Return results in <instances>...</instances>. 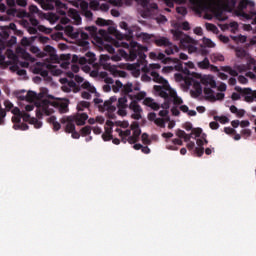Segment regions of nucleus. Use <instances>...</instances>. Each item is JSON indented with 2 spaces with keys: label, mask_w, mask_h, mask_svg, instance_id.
Segmentation results:
<instances>
[{
  "label": "nucleus",
  "mask_w": 256,
  "mask_h": 256,
  "mask_svg": "<svg viewBox=\"0 0 256 256\" xmlns=\"http://www.w3.org/2000/svg\"><path fill=\"white\" fill-rule=\"evenodd\" d=\"M186 77L177 73L174 75L176 83H180L184 91H190L191 97L199 99L204 97L207 101H223L225 99V91H227V85L220 84L217 87V82L212 75H201L197 72H189L185 70ZM217 89L218 92H215Z\"/></svg>",
  "instance_id": "obj_1"
},
{
  "label": "nucleus",
  "mask_w": 256,
  "mask_h": 256,
  "mask_svg": "<svg viewBox=\"0 0 256 256\" xmlns=\"http://www.w3.org/2000/svg\"><path fill=\"white\" fill-rule=\"evenodd\" d=\"M25 90L17 93L18 99L22 101H29L30 103H35L36 117L42 119V117L53 115L55 113V107H57L60 113H67L69 111V101L67 100H54L52 97H47V93H35L33 91H28L26 95H23Z\"/></svg>",
  "instance_id": "obj_2"
},
{
  "label": "nucleus",
  "mask_w": 256,
  "mask_h": 256,
  "mask_svg": "<svg viewBox=\"0 0 256 256\" xmlns=\"http://www.w3.org/2000/svg\"><path fill=\"white\" fill-rule=\"evenodd\" d=\"M190 2L195 9H210L218 21H225L227 19L225 13H231L235 9L237 0H226L224 4L221 0H190Z\"/></svg>",
  "instance_id": "obj_3"
},
{
  "label": "nucleus",
  "mask_w": 256,
  "mask_h": 256,
  "mask_svg": "<svg viewBox=\"0 0 256 256\" xmlns=\"http://www.w3.org/2000/svg\"><path fill=\"white\" fill-rule=\"evenodd\" d=\"M123 92L128 95L129 99H131V103L129 105V109H131L134 113L132 114V119L139 120L141 119V106L137 103V101H141L145 99L147 93L145 91H141V86L139 83H131L128 82L123 86Z\"/></svg>",
  "instance_id": "obj_4"
},
{
  "label": "nucleus",
  "mask_w": 256,
  "mask_h": 256,
  "mask_svg": "<svg viewBox=\"0 0 256 256\" xmlns=\"http://www.w3.org/2000/svg\"><path fill=\"white\" fill-rule=\"evenodd\" d=\"M151 77L155 83H160V85L154 86V94L158 97H162L163 99H169L170 101H173L176 105H181L183 103V99L181 97L177 96V91L175 89L171 88L169 85V82L165 80L163 77H161L157 72L152 71Z\"/></svg>",
  "instance_id": "obj_5"
},
{
  "label": "nucleus",
  "mask_w": 256,
  "mask_h": 256,
  "mask_svg": "<svg viewBox=\"0 0 256 256\" xmlns=\"http://www.w3.org/2000/svg\"><path fill=\"white\" fill-rule=\"evenodd\" d=\"M115 47H123L128 51L120 49L119 55L112 56V61H121V59H126V61H135L137 55L143 57L144 53H147V47L141 46L136 42H131L130 45L125 42H115Z\"/></svg>",
  "instance_id": "obj_6"
},
{
  "label": "nucleus",
  "mask_w": 256,
  "mask_h": 256,
  "mask_svg": "<svg viewBox=\"0 0 256 256\" xmlns=\"http://www.w3.org/2000/svg\"><path fill=\"white\" fill-rule=\"evenodd\" d=\"M33 109H35V106H33L32 104H28L24 107V110H19V108H13L12 109V113H13V117H12V121L14 124V129H21L22 131H27L28 127L26 124H19V121H21V119H23V121H28L29 123H31L32 125H34V127L36 129H40V127H42L43 123H41V121L35 119V118H31V115L29 114V112L33 111Z\"/></svg>",
  "instance_id": "obj_7"
},
{
  "label": "nucleus",
  "mask_w": 256,
  "mask_h": 256,
  "mask_svg": "<svg viewBox=\"0 0 256 256\" xmlns=\"http://www.w3.org/2000/svg\"><path fill=\"white\" fill-rule=\"evenodd\" d=\"M116 133H118L124 143H137V140L141 135V128L139 127L138 122H132L129 129L122 130L117 128Z\"/></svg>",
  "instance_id": "obj_8"
},
{
  "label": "nucleus",
  "mask_w": 256,
  "mask_h": 256,
  "mask_svg": "<svg viewBox=\"0 0 256 256\" xmlns=\"http://www.w3.org/2000/svg\"><path fill=\"white\" fill-rule=\"evenodd\" d=\"M172 33L176 39H180V45L183 49H188L189 53H195L197 51V41L193 40V38L182 34L181 31H172Z\"/></svg>",
  "instance_id": "obj_9"
},
{
  "label": "nucleus",
  "mask_w": 256,
  "mask_h": 256,
  "mask_svg": "<svg viewBox=\"0 0 256 256\" xmlns=\"http://www.w3.org/2000/svg\"><path fill=\"white\" fill-rule=\"evenodd\" d=\"M238 3V9L234 11V14L242 19H254V23L256 24L255 12H251V15L243 12V9H247V7H255V2L251 0H238Z\"/></svg>",
  "instance_id": "obj_10"
},
{
  "label": "nucleus",
  "mask_w": 256,
  "mask_h": 256,
  "mask_svg": "<svg viewBox=\"0 0 256 256\" xmlns=\"http://www.w3.org/2000/svg\"><path fill=\"white\" fill-rule=\"evenodd\" d=\"M94 103L98 105L100 111H108V113H114L117 111V97L113 96L109 100L103 103V100L96 98Z\"/></svg>",
  "instance_id": "obj_11"
},
{
  "label": "nucleus",
  "mask_w": 256,
  "mask_h": 256,
  "mask_svg": "<svg viewBox=\"0 0 256 256\" xmlns=\"http://www.w3.org/2000/svg\"><path fill=\"white\" fill-rule=\"evenodd\" d=\"M201 133H203V130H201V128H196L192 130L191 133V135H194L196 143L198 145V147H196L195 149V153L198 157H201L203 155V145L207 144V140L205 139V137L201 136Z\"/></svg>",
  "instance_id": "obj_12"
},
{
  "label": "nucleus",
  "mask_w": 256,
  "mask_h": 256,
  "mask_svg": "<svg viewBox=\"0 0 256 256\" xmlns=\"http://www.w3.org/2000/svg\"><path fill=\"white\" fill-rule=\"evenodd\" d=\"M156 44L160 47L163 45L167 47L165 50L167 55H174V53H179V47L169 43V40L167 38H160L156 40Z\"/></svg>",
  "instance_id": "obj_13"
},
{
  "label": "nucleus",
  "mask_w": 256,
  "mask_h": 256,
  "mask_svg": "<svg viewBox=\"0 0 256 256\" xmlns=\"http://www.w3.org/2000/svg\"><path fill=\"white\" fill-rule=\"evenodd\" d=\"M103 65H104V69H106V71H109L111 75H113L114 77H126L125 72L119 70V67L111 64H103Z\"/></svg>",
  "instance_id": "obj_14"
},
{
  "label": "nucleus",
  "mask_w": 256,
  "mask_h": 256,
  "mask_svg": "<svg viewBox=\"0 0 256 256\" xmlns=\"http://www.w3.org/2000/svg\"><path fill=\"white\" fill-rule=\"evenodd\" d=\"M241 95L247 103H253L255 99V91H252L251 89L241 90Z\"/></svg>",
  "instance_id": "obj_15"
},
{
  "label": "nucleus",
  "mask_w": 256,
  "mask_h": 256,
  "mask_svg": "<svg viewBox=\"0 0 256 256\" xmlns=\"http://www.w3.org/2000/svg\"><path fill=\"white\" fill-rule=\"evenodd\" d=\"M59 65H61V62H58L57 64L51 63V64H44L43 67H45L47 70L52 73V75H61L62 71L59 69Z\"/></svg>",
  "instance_id": "obj_16"
},
{
  "label": "nucleus",
  "mask_w": 256,
  "mask_h": 256,
  "mask_svg": "<svg viewBox=\"0 0 256 256\" xmlns=\"http://www.w3.org/2000/svg\"><path fill=\"white\" fill-rule=\"evenodd\" d=\"M150 59H159L160 61H163V63H176L177 65H179V59H174V60H171L169 58L165 59V55L158 54V56H157V54H155V52L150 53Z\"/></svg>",
  "instance_id": "obj_17"
},
{
  "label": "nucleus",
  "mask_w": 256,
  "mask_h": 256,
  "mask_svg": "<svg viewBox=\"0 0 256 256\" xmlns=\"http://www.w3.org/2000/svg\"><path fill=\"white\" fill-rule=\"evenodd\" d=\"M113 128V122L112 121H107L106 126H105V133L102 135V138L104 141H111L112 136H111V129Z\"/></svg>",
  "instance_id": "obj_18"
},
{
  "label": "nucleus",
  "mask_w": 256,
  "mask_h": 256,
  "mask_svg": "<svg viewBox=\"0 0 256 256\" xmlns=\"http://www.w3.org/2000/svg\"><path fill=\"white\" fill-rule=\"evenodd\" d=\"M220 28L222 29V31H231V33H237V30L239 29V24H237V22H231L229 24L220 25Z\"/></svg>",
  "instance_id": "obj_19"
},
{
  "label": "nucleus",
  "mask_w": 256,
  "mask_h": 256,
  "mask_svg": "<svg viewBox=\"0 0 256 256\" xmlns=\"http://www.w3.org/2000/svg\"><path fill=\"white\" fill-rule=\"evenodd\" d=\"M181 145H183V140H181V138H175L172 140V144L167 145V149H170V151H177Z\"/></svg>",
  "instance_id": "obj_20"
},
{
  "label": "nucleus",
  "mask_w": 256,
  "mask_h": 256,
  "mask_svg": "<svg viewBox=\"0 0 256 256\" xmlns=\"http://www.w3.org/2000/svg\"><path fill=\"white\" fill-rule=\"evenodd\" d=\"M149 121H154L158 125V127H165V121L161 118H157L155 113L148 114Z\"/></svg>",
  "instance_id": "obj_21"
},
{
  "label": "nucleus",
  "mask_w": 256,
  "mask_h": 256,
  "mask_svg": "<svg viewBox=\"0 0 256 256\" xmlns=\"http://www.w3.org/2000/svg\"><path fill=\"white\" fill-rule=\"evenodd\" d=\"M127 69L129 71H132V74L134 75V77H139V74L141 73V65L139 64H129L127 66Z\"/></svg>",
  "instance_id": "obj_22"
},
{
  "label": "nucleus",
  "mask_w": 256,
  "mask_h": 256,
  "mask_svg": "<svg viewBox=\"0 0 256 256\" xmlns=\"http://www.w3.org/2000/svg\"><path fill=\"white\" fill-rule=\"evenodd\" d=\"M72 119L77 123L78 125H85V121H87L88 116L87 114H77L76 116H73Z\"/></svg>",
  "instance_id": "obj_23"
},
{
  "label": "nucleus",
  "mask_w": 256,
  "mask_h": 256,
  "mask_svg": "<svg viewBox=\"0 0 256 256\" xmlns=\"http://www.w3.org/2000/svg\"><path fill=\"white\" fill-rule=\"evenodd\" d=\"M44 51L47 55H49V57L51 58L52 61H55V62L58 61L57 55L55 54V48L54 47L46 46L44 48Z\"/></svg>",
  "instance_id": "obj_24"
},
{
  "label": "nucleus",
  "mask_w": 256,
  "mask_h": 256,
  "mask_svg": "<svg viewBox=\"0 0 256 256\" xmlns=\"http://www.w3.org/2000/svg\"><path fill=\"white\" fill-rule=\"evenodd\" d=\"M143 104L154 110L159 109V104H157L152 98H145Z\"/></svg>",
  "instance_id": "obj_25"
},
{
  "label": "nucleus",
  "mask_w": 256,
  "mask_h": 256,
  "mask_svg": "<svg viewBox=\"0 0 256 256\" xmlns=\"http://www.w3.org/2000/svg\"><path fill=\"white\" fill-rule=\"evenodd\" d=\"M67 124H66V133H73L75 131V125L73 124V116H70L66 118Z\"/></svg>",
  "instance_id": "obj_26"
},
{
  "label": "nucleus",
  "mask_w": 256,
  "mask_h": 256,
  "mask_svg": "<svg viewBox=\"0 0 256 256\" xmlns=\"http://www.w3.org/2000/svg\"><path fill=\"white\" fill-rule=\"evenodd\" d=\"M176 137L183 139L184 141H189V139H191V135L185 133V131L181 129L176 130Z\"/></svg>",
  "instance_id": "obj_27"
},
{
  "label": "nucleus",
  "mask_w": 256,
  "mask_h": 256,
  "mask_svg": "<svg viewBox=\"0 0 256 256\" xmlns=\"http://www.w3.org/2000/svg\"><path fill=\"white\" fill-rule=\"evenodd\" d=\"M180 110H182L183 113H187L189 117H195V115H197V111L189 110V107L187 105L180 106Z\"/></svg>",
  "instance_id": "obj_28"
},
{
  "label": "nucleus",
  "mask_w": 256,
  "mask_h": 256,
  "mask_svg": "<svg viewBox=\"0 0 256 256\" xmlns=\"http://www.w3.org/2000/svg\"><path fill=\"white\" fill-rule=\"evenodd\" d=\"M48 122L53 125L54 131H59V130L61 129V124H59V122L56 121L55 116H51V117L48 119Z\"/></svg>",
  "instance_id": "obj_29"
},
{
  "label": "nucleus",
  "mask_w": 256,
  "mask_h": 256,
  "mask_svg": "<svg viewBox=\"0 0 256 256\" xmlns=\"http://www.w3.org/2000/svg\"><path fill=\"white\" fill-rule=\"evenodd\" d=\"M81 87L86 89V91H89V93H95V87H93L88 81L82 83Z\"/></svg>",
  "instance_id": "obj_30"
},
{
  "label": "nucleus",
  "mask_w": 256,
  "mask_h": 256,
  "mask_svg": "<svg viewBox=\"0 0 256 256\" xmlns=\"http://www.w3.org/2000/svg\"><path fill=\"white\" fill-rule=\"evenodd\" d=\"M117 107H124V108L129 107V105L127 104V97L126 96L121 97V98L118 99Z\"/></svg>",
  "instance_id": "obj_31"
},
{
  "label": "nucleus",
  "mask_w": 256,
  "mask_h": 256,
  "mask_svg": "<svg viewBox=\"0 0 256 256\" xmlns=\"http://www.w3.org/2000/svg\"><path fill=\"white\" fill-rule=\"evenodd\" d=\"M174 69H176V71H179V69H181V66L179 65L166 66L162 69V71L163 73H171V71H173Z\"/></svg>",
  "instance_id": "obj_32"
},
{
  "label": "nucleus",
  "mask_w": 256,
  "mask_h": 256,
  "mask_svg": "<svg viewBox=\"0 0 256 256\" xmlns=\"http://www.w3.org/2000/svg\"><path fill=\"white\" fill-rule=\"evenodd\" d=\"M206 29L207 31H211L215 34L219 33V29L217 28V26H215V24L206 23Z\"/></svg>",
  "instance_id": "obj_33"
},
{
  "label": "nucleus",
  "mask_w": 256,
  "mask_h": 256,
  "mask_svg": "<svg viewBox=\"0 0 256 256\" xmlns=\"http://www.w3.org/2000/svg\"><path fill=\"white\" fill-rule=\"evenodd\" d=\"M30 51H32L36 57H45V53L41 52V50L35 46H31Z\"/></svg>",
  "instance_id": "obj_34"
},
{
  "label": "nucleus",
  "mask_w": 256,
  "mask_h": 256,
  "mask_svg": "<svg viewBox=\"0 0 256 256\" xmlns=\"http://www.w3.org/2000/svg\"><path fill=\"white\" fill-rule=\"evenodd\" d=\"M72 61H74V63H80V65H85L87 60L84 57H79L77 55H74L72 57Z\"/></svg>",
  "instance_id": "obj_35"
},
{
  "label": "nucleus",
  "mask_w": 256,
  "mask_h": 256,
  "mask_svg": "<svg viewBox=\"0 0 256 256\" xmlns=\"http://www.w3.org/2000/svg\"><path fill=\"white\" fill-rule=\"evenodd\" d=\"M198 67L200 69H209V59L206 58L203 61L198 62Z\"/></svg>",
  "instance_id": "obj_36"
},
{
  "label": "nucleus",
  "mask_w": 256,
  "mask_h": 256,
  "mask_svg": "<svg viewBox=\"0 0 256 256\" xmlns=\"http://www.w3.org/2000/svg\"><path fill=\"white\" fill-rule=\"evenodd\" d=\"M123 83H121V81H119V80H117L116 82H115V84L113 85V91H114V93H117V92H119L121 89H123Z\"/></svg>",
  "instance_id": "obj_37"
},
{
  "label": "nucleus",
  "mask_w": 256,
  "mask_h": 256,
  "mask_svg": "<svg viewBox=\"0 0 256 256\" xmlns=\"http://www.w3.org/2000/svg\"><path fill=\"white\" fill-rule=\"evenodd\" d=\"M89 107V102L87 101H82L77 105L78 111H83V109H87Z\"/></svg>",
  "instance_id": "obj_38"
},
{
  "label": "nucleus",
  "mask_w": 256,
  "mask_h": 256,
  "mask_svg": "<svg viewBox=\"0 0 256 256\" xmlns=\"http://www.w3.org/2000/svg\"><path fill=\"white\" fill-rule=\"evenodd\" d=\"M116 125L121 129H127L129 127V121H118L116 122Z\"/></svg>",
  "instance_id": "obj_39"
},
{
  "label": "nucleus",
  "mask_w": 256,
  "mask_h": 256,
  "mask_svg": "<svg viewBox=\"0 0 256 256\" xmlns=\"http://www.w3.org/2000/svg\"><path fill=\"white\" fill-rule=\"evenodd\" d=\"M224 59L225 58L221 54H212L211 55V60L214 61V62L223 61Z\"/></svg>",
  "instance_id": "obj_40"
},
{
  "label": "nucleus",
  "mask_w": 256,
  "mask_h": 256,
  "mask_svg": "<svg viewBox=\"0 0 256 256\" xmlns=\"http://www.w3.org/2000/svg\"><path fill=\"white\" fill-rule=\"evenodd\" d=\"M117 113H118V115H120V117H127V108L118 107Z\"/></svg>",
  "instance_id": "obj_41"
},
{
  "label": "nucleus",
  "mask_w": 256,
  "mask_h": 256,
  "mask_svg": "<svg viewBox=\"0 0 256 256\" xmlns=\"http://www.w3.org/2000/svg\"><path fill=\"white\" fill-rule=\"evenodd\" d=\"M203 43L205 47H215V43H213V41H211L209 38H204Z\"/></svg>",
  "instance_id": "obj_42"
},
{
  "label": "nucleus",
  "mask_w": 256,
  "mask_h": 256,
  "mask_svg": "<svg viewBox=\"0 0 256 256\" xmlns=\"http://www.w3.org/2000/svg\"><path fill=\"white\" fill-rule=\"evenodd\" d=\"M101 77H102V79H104L105 83H107L108 85H112L113 79L107 77V73H102Z\"/></svg>",
  "instance_id": "obj_43"
},
{
  "label": "nucleus",
  "mask_w": 256,
  "mask_h": 256,
  "mask_svg": "<svg viewBox=\"0 0 256 256\" xmlns=\"http://www.w3.org/2000/svg\"><path fill=\"white\" fill-rule=\"evenodd\" d=\"M236 55L237 57H247V52L241 48H238L236 49Z\"/></svg>",
  "instance_id": "obj_44"
},
{
  "label": "nucleus",
  "mask_w": 256,
  "mask_h": 256,
  "mask_svg": "<svg viewBox=\"0 0 256 256\" xmlns=\"http://www.w3.org/2000/svg\"><path fill=\"white\" fill-rule=\"evenodd\" d=\"M96 25H100V26H105V25H109V22L103 18H98L96 20Z\"/></svg>",
  "instance_id": "obj_45"
},
{
  "label": "nucleus",
  "mask_w": 256,
  "mask_h": 256,
  "mask_svg": "<svg viewBox=\"0 0 256 256\" xmlns=\"http://www.w3.org/2000/svg\"><path fill=\"white\" fill-rule=\"evenodd\" d=\"M241 91H242V90L240 89V90H239V93H233V94H232L231 97H232V100H233V101H239V99H241V97H242Z\"/></svg>",
  "instance_id": "obj_46"
},
{
  "label": "nucleus",
  "mask_w": 256,
  "mask_h": 256,
  "mask_svg": "<svg viewBox=\"0 0 256 256\" xmlns=\"http://www.w3.org/2000/svg\"><path fill=\"white\" fill-rule=\"evenodd\" d=\"M234 39L238 42V43H245L247 41V37L245 36H235Z\"/></svg>",
  "instance_id": "obj_47"
},
{
  "label": "nucleus",
  "mask_w": 256,
  "mask_h": 256,
  "mask_svg": "<svg viewBox=\"0 0 256 256\" xmlns=\"http://www.w3.org/2000/svg\"><path fill=\"white\" fill-rule=\"evenodd\" d=\"M215 119H216V121H219L220 123H227L229 121V119L225 116H218Z\"/></svg>",
  "instance_id": "obj_48"
},
{
  "label": "nucleus",
  "mask_w": 256,
  "mask_h": 256,
  "mask_svg": "<svg viewBox=\"0 0 256 256\" xmlns=\"http://www.w3.org/2000/svg\"><path fill=\"white\" fill-rule=\"evenodd\" d=\"M34 73L40 74L42 77H47L48 73L46 70H41V69H35Z\"/></svg>",
  "instance_id": "obj_49"
},
{
  "label": "nucleus",
  "mask_w": 256,
  "mask_h": 256,
  "mask_svg": "<svg viewBox=\"0 0 256 256\" xmlns=\"http://www.w3.org/2000/svg\"><path fill=\"white\" fill-rule=\"evenodd\" d=\"M81 133H82V135H89V133H91V127L86 126V127L82 128Z\"/></svg>",
  "instance_id": "obj_50"
},
{
  "label": "nucleus",
  "mask_w": 256,
  "mask_h": 256,
  "mask_svg": "<svg viewBox=\"0 0 256 256\" xmlns=\"http://www.w3.org/2000/svg\"><path fill=\"white\" fill-rule=\"evenodd\" d=\"M176 11L180 15H186L187 14V10L184 7H178V8H176Z\"/></svg>",
  "instance_id": "obj_51"
},
{
  "label": "nucleus",
  "mask_w": 256,
  "mask_h": 256,
  "mask_svg": "<svg viewBox=\"0 0 256 256\" xmlns=\"http://www.w3.org/2000/svg\"><path fill=\"white\" fill-rule=\"evenodd\" d=\"M162 137L164 139H171L173 137V133H171V132H164V133H162Z\"/></svg>",
  "instance_id": "obj_52"
},
{
  "label": "nucleus",
  "mask_w": 256,
  "mask_h": 256,
  "mask_svg": "<svg viewBox=\"0 0 256 256\" xmlns=\"http://www.w3.org/2000/svg\"><path fill=\"white\" fill-rule=\"evenodd\" d=\"M185 65L188 69H195V63H193L192 61L186 62Z\"/></svg>",
  "instance_id": "obj_53"
},
{
  "label": "nucleus",
  "mask_w": 256,
  "mask_h": 256,
  "mask_svg": "<svg viewBox=\"0 0 256 256\" xmlns=\"http://www.w3.org/2000/svg\"><path fill=\"white\" fill-rule=\"evenodd\" d=\"M238 81H239V83H242V85H246L247 78H245V76H239Z\"/></svg>",
  "instance_id": "obj_54"
},
{
  "label": "nucleus",
  "mask_w": 256,
  "mask_h": 256,
  "mask_svg": "<svg viewBox=\"0 0 256 256\" xmlns=\"http://www.w3.org/2000/svg\"><path fill=\"white\" fill-rule=\"evenodd\" d=\"M60 59H62V61H69L71 59V56L69 54H62L60 56Z\"/></svg>",
  "instance_id": "obj_55"
},
{
  "label": "nucleus",
  "mask_w": 256,
  "mask_h": 256,
  "mask_svg": "<svg viewBox=\"0 0 256 256\" xmlns=\"http://www.w3.org/2000/svg\"><path fill=\"white\" fill-rule=\"evenodd\" d=\"M219 39L222 43H229V38L227 36L220 35Z\"/></svg>",
  "instance_id": "obj_56"
},
{
  "label": "nucleus",
  "mask_w": 256,
  "mask_h": 256,
  "mask_svg": "<svg viewBox=\"0 0 256 256\" xmlns=\"http://www.w3.org/2000/svg\"><path fill=\"white\" fill-rule=\"evenodd\" d=\"M184 129H186V131H191V129H193V125L187 122L184 124Z\"/></svg>",
  "instance_id": "obj_57"
},
{
  "label": "nucleus",
  "mask_w": 256,
  "mask_h": 256,
  "mask_svg": "<svg viewBox=\"0 0 256 256\" xmlns=\"http://www.w3.org/2000/svg\"><path fill=\"white\" fill-rule=\"evenodd\" d=\"M21 43H22V45H23L24 47H27L31 42L29 41V39L23 38V39L21 40Z\"/></svg>",
  "instance_id": "obj_58"
},
{
  "label": "nucleus",
  "mask_w": 256,
  "mask_h": 256,
  "mask_svg": "<svg viewBox=\"0 0 256 256\" xmlns=\"http://www.w3.org/2000/svg\"><path fill=\"white\" fill-rule=\"evenodd\" d=\"M194 33L196 35H203V29H201V27H197L194 29Z\"/></svg>",
  "instance_id": "obj_59"
},
{
  "label": "nucleus",
  "mask_w": 256,
  "mask_h": 256,
  "mask_svg": "<svg viewBox=\"0 0 256 256\" xmlns=\"http://www.w3.org/2000/svg\"><path fill=\"white\" fill-rule=\"evenodd\" d=\"M4 105H5L6 109H8V111H9V109L13 108V104L9 101H5Z\"/></svg>",
  "instance_id": "obj_60"
},
{
  "label": "nucleus",
  "mask_w": 256,
  "mask_h": 256,
  "mask_svg": "<svg viewBox=\"0 0 256 256\" xmlns=\"http://www.w3.org/2000/svg\"><path fill=\"white\" fill-rule=\"evenodd\" d=\"M143 143H149V136L147 134H142Z\"/></svg>",
  "instance_id": "obj_61"
},
{
  "label": "nucleus",
  "mask_w": 256,
  "mask_h": 256,
  "mask_svg": "<svg viewBox=\"0 0 256 256\" xmlns=\"http://www.w3.org/2000/svg\"><path fill=\"white\" fill-rule=\"evenodd\" d=\"M240 127H249V121L244 120V121L240 122Z\"/></svg>",
  "instance_id": "obj_62"
},
{
  "label": "nucleus",
  "mask_w": 256,
  "mask_h": 256,
  "mask_svg": "<svg viewBox=\"0 0 256 256\" xmlns=\"http://www.w3.org/2000/svg\"><path fill=\"white\" fill-rule=\"evenodd\" d=\"M210 127H211L212 129H218V128H219V124H218L217 122H211V123H210Z\"/></svg>",
  "instance_id": "obj_63"
},
{
  "label": "nucleus",
  "mask_w": 256,
  "mask_h": 256,
  "mask_svg": "<svg viewBox=\"0 0 256 256\" xmlns=\"http://www.w3.org/2000/svg\"><path fill=\"white\" fill-rule=\"evenodd\" d=\"M173 127H175V121L169 120V122H168V129H173Z\"/></svg>",
  "instance_id": "obj_64"
}]
</instances>
